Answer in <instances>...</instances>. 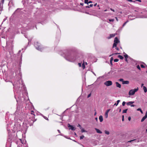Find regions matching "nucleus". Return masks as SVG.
<instances>
[{"instance_id": "1", "label": "nucleus", "mask_w": 147, "mask_h": 147, "mask_svg": "<svg viewBox=\"0 0 147 147\" xmlns=\"http://www.w3.org/2000/svg\"><path fill=\"white\" fill-rule=\"evenodd\" d=\"M19 73V70H16L15 71L16 74V78L14 81L13 83H12L14 90L16 91V92L19 93L21 91L24 90L25 91L26 90V88L24 83L23 82L22 80L21 79L22 77V74L20 72L21 76H19L18 74Z\"/></svg>"}, {"instance_id": "2", "label": "nucleus", "mask_w": 147, "mask_h": 147, "mask_svg": "<svg viewBox=\"0 0 147 147\" xmlns=\"http://www.w3.org/2000/svg\"><path fill=\"white\" fill-rule=\"evenodd\" d=\"M64 57L68 61L74 62L76 60L79 59V55L71 50H67L64 52Z\"/></svg>"}, {"instance_id": "3", "label": "nucleus", "mask_w": 147, "mask_h": 147, "mask_svg": "<svg viewBox=\"0 0 147 147\" xmlns=\"http://www.w3.org/2000/svg\"><path fill=\"white\" fill-rule=\"evenodd\" d=\"M21 50H20L19 51L18 53L17 54L18 60L16 61L17 62L19 67V76H21V74H20L21 67L22 61V53L20 55L21 53Z\"/></svg>"}, {"instance_id": "4", "label": "nucleus", "mask_w": 147, "mask_h": 147, "mask_svg": "<svg viewBox=\"0 0 147 147\" xmlns=\"http://www.w3.org/2000/svg\"><path fill=\"white\" fill-rule=\"evenodd\" d=\"M34 45L36 49L41 51H42L45 49L42 48L41 44L37 41L34 42Z\"/></svg>"}, {"instance_id": "5", "label": "nucleus", "mask_w": 147, "mask_h": 147, "mask_svg": "<svg viewBox=\"0 0 147 147\" xmlns=\"http://www.w3.org/2000/svg\"><path fill=\"white\" fill-rule=\"evenodd\" d=\"M104 84L106 86H109L112 84V82L111 81L108 80L105 82Z\"/></svg>"}, {"instance_id": "6", "label": "nucleus", "mask_w": 147, "mask_h": 147, "mask_svg": "<svg viewBox=\"0 0 147 147\" xmlns=\"http://www.w3.org/2000/svg\"><path fill=\"white\" fill-rule=\"evenodd\" d=\"M8 5L9 6V10L11 7H13L14 5V3L13 1V0H10L8 3Z\"/></svg>"}, {"instance_id": "7", "label": "nucleus", "mask_w": 147, "mask_h": 147, "mask_svg": "<svg viewBox=\"0 0 147 147\" xmlns=\"http://www.w3.org/2000/svg\"><path fill=\"white\" fill-rule=\"evenodd\" d=\"M16 56L17 57V56H16ZM18 60V58H17L16 59H15V61H13V67L15 66V67H16V68H18V70H19V67H18V65L17 62L16 61V60Z\"/></svg>"}, {"instance_id": "8", "label": "nucleus", "mask_w": 147, "mask_h": 147, "mask_svg": "<svg viewBox=\"0 0 147 147\" xmlns=\"http://www.w3.org/2000/svg\"><path fill=\"white\" fill-rule=\"evenodd\" d=\"M22 10V9L21 8H18L12 14V15L14 16V15L17 14H18L19 13L21 10Z\"/></svg>"}, {"instance_id": "9", "label": "nucleus", "mask_w": 147, "mask_h": 147, "mask_svg": "<svg viewBox=\"0 0 147 147\" xmlns=\"http://www.w3.org/2000/svg\"><path fill=\"white\" fill-rule=\"evenodd\" d=\"M68 127H69V129H71L72 130L74 131L76 130V129L72 125H71L70 124H68Z\"/></svg>"}, {"instance_id": "10", "label": "nucleus", "mask_w": 147, "mask_h": 147, "mask_svg": "<svg viewBox=\"0 0 147 147\" xmlns=\"http://www.w3.org/2000/svg\"><path fill=\"white\" fill-rule=\"evenodd\" d=\"M147 118V111H146L145 115L141 119V122H143Z\"/></svg>"}, {"instance_id": "11", "label": "nucleus", "mask_w": 147, "mask_h": 147, "mask_svg": "<svg viewBox=\"0 0 147 147\" xmlns=\"http://www.w3.org/2000/svg\"><path fill=\"white\" fill-rule=\"evenodd\" d=\"M135 92L133 90H129V95H133L135 94Z\"/></svg>"}, {"instance_id": "12", "label": "nucleus", "mask_w": 147, "mask_h": 147, "mask_svg": "<svg viewBox=\"0 0 147 147\" xmlns=\"http://www.w3.org/2000/svg\"><path fill=\"white\" fill-rule=\"evenodd\" d=\"M114 42H117V43H118L120 41L119 40L118 38L117 37H116L114 39Z\"/></svg>"}, {"instance_id": "13", "label": "nucleus", "mask_w": 147, "mask_h": 147, "mask_svg": "<svg viewBox=\"0 0 147 147\" xmlns=\"http://www.w3.org/2000/svg\"><path fill=\"white\" fill-rule=\"evenodd\" d=\"M110 110V109H109L107 110L106 111L105 113V118H107L108 113Z\"/></svg>"}, {"instance_id": "14", "label": "nucleus", "mask_w": 147, "mask_h": 147, "mask_svg": "<svg viewBox=\"0 0 147 147\" xmlns=\"http://www.w3.org/2000/svg\"><path fill=\"white\" fill-rule=\"evenodd\" d=\"M115 34H110V36L108 37V38L109 39H110L112 37H114L115 36Z\"/></svg>"}, {"instance_id": "15", "label": "nucleus", "mask_w": 147, "mask_h": 147, "mask_svg": "<svg viewBox=\"0 0 147 147\" xmlns=\"http://www.w3.org/2000/svg\"><path fill=\"white\" fill-rule=\"evenodd\" d=\"M115 84H116V86L117 87H118L119 88H121V85L120 84H119L118 82H116Z\"/></svg>"}, {"instance_id": "16", "label": "nucleus", "mask_w": 147, "mask_h": 147, "mask_svg": "<svg viewBox=\"0 0 147 147\" xmlns=\"http://www.w3.org/2000/svg\"><path fill=\"white\" fill-rule=\"evenodd\" d=\"M95 129L97 133H99V134H102V132L101 131H100V130H99V129H98L97 128H95Z\"/></svg>"}, {"instance_id": "17", "label": "nucleus", "mask_w": 147, "mask_h": 147, "mask_svg": "<svg viewBox=\"0 0 147 147\" xmlns=\"http://www.w3.org/2000/svg\"><path fill=\"white\" fill-rule=\"evenodd\" d=\"M129 83V81L128 80L126 81H123V84H128Z\"/></svg>"}, {"instance_id": "18", "label": "nucleus", "mask_w": 147, "mask_h": 147, "mask_svg": "<svg viewBox=\"0 0 147 147\" xmlns=\"http://www.w3.org/2000/svg\"><path fill=\"white\" fill-rule=\"evenodd\" d=\"M99 119L100 120V122H102L103 121L102 116V115H100L99 117Z\"/></svg>"}, {"instance_id": "19", "label": "nucleus", "mask_w": 147, "mask_h": 147, "mask_svg": "<svg viewBox=\"0 0 147 147\" xmlns=\"http://www.w3.org/2000/svg\"><path fill=\"white\" fill-rule=\"evenodd\" d=\"M93 6V4H90L89 5H86L84 6V7L85 8H90V7H92Z\"/></svg>"}, {"instance_id": "20", "label": "nucleus", "mask_w": 147, "mask_h": 147, "mask_svg": "<svg viewBox=\"0 0 147 147\" xmlns=\"http://www.w3.org/2000/svg\"><path fill=\"white\" fill-rule=\"evenodd\" d=\"M134 102L130 101L128 102H127L126 103V104L127 105H131V104H132L133 103H134Z\"/></svg>"}, {"instance_id": "21", "label": "nucleus", "mask_w": 147, "mask_h": 147, "mask_svg": "<svg viewBox=\"0 0 147 147\" xmlns=\"http://www.w3.org/2000/svg\"><path fill=\"white\" fill-rule=\"evenodd\" d=\"M3 5L0 4V11H1L3 10Z\"/></svg>"}, {"instance_id": "22", "label": "nucleus", "mask_w": 147, "mask_h": 147, "mask_svg": "<svg viewBox=\"0 0 147 147\" xmlns=\"http://www.w3.org/2000/svg\"><path fill=\"white\" fill-rule=\"evenodd\" d=\"M118 43H117L115 42H114V43L113 45V48L115 47H116Z\"/></svg>"}, {"instance_id": "23", "label": "nucleus", "mask_w": 147, "mask_h": 147, "mask_svg": "<svg viewBox=\"0 0 147 147\" xmlns=\"http://www.w3.org/2000/svg\"><path fill=\"white\" fill-rule=\"evenodd\" d=\"M143 89L144 90V92L145 93L146 92H147V89L145 86H143Z\"/></svg>"}, {"instance_id": "24", "label": "nucleus", "mask_w": 147, "mask_h": 147, "mask_svg": "<svg viewBox=\"0 0 147 147\" xmlns=\"http://www.w3.org/2000/svg\"><path fill=\"white\" fill-rule=\"evenodd\" d=\"M124 53L125 54V55H124L125 58H127L128 57L130 59V57L127 54H126V53Z\"/></svg>"}, {"instance_id": "25", "label": "nucleus", "mask_w": 147, "mask_h": 147, "mask_svg": "<svg viewBox=\"0 0 147 147\" xmlns=\"http://www.w3.org/2000/svg\"><path fill=\"white\" fill-rule=\"evenodd\" d=\"M118 58H120V59H123L124 58L121 55H119L118 56Z\"/></svg>"}, {"instance_id": "26", "label": "nucleus", "mask_w": 147, "mask_h": 147, "mask_svg": "<svg viewBox=\"0 0 147 147\" xmlns=\"http://www.w3.org/2000/svg\"><path fill=\"white\" fill-rule=\"evenodd\" d=\"M127 110H128L127 109H124V110H123L122 113H127Z\"/></svg>"}, {"instance_id": "27", "label": "nucleus", "mask_w": 147, "mask_h": 147, "mask_svg": "<svg viewBox=\"0 0 147 147\" xmlns=\"http://www.w3.org/2000/svg\"><path fill=\"white\" fill-rule=\"evenodd\" d=\"M133 90H134V92H135H135H137L138 90V87H137V88H135L134 89H133Z\"/></svg>"}, {"instance_id": "28", "label": "nucleus", "mask_w": 147, "mask_h": 147, "mask_svg": "<svg viewBox=\"0 0 147 147\" xmlns=\"http://www.w3.org/2000/svg\"><path fill=\"white\" fill-rule=\"evenodd\" d=\"M85 3H86L87 5H88V0H85L84 1Z\"/></svg>"}, {"instance_id": "29", "label": "nucleus", "mask_w": 147, "mask_h": 147, "mask_svg": "<svg viewBox=\"0 0 147 147\" xmlns=\"http://www.w3.org/2000/svg\"><path fill=\"white\" fill-rule=\"evenodd\" d=\"M105 133L107 135H109V132L108 131L105 130Z\"/></svg>"}, {"instance_id": "30", "label": "nucleus", "mask_w": 147, "mask_h": 147, "mask_svg": "<svg viewBox=\"0 0 147 147\" xmlns=\"http://www.w3.org/2000/svg\"><path fill=\"white\" fill-rule=\"evenodd\" d=\"M120 54V53H113V54H112L111 55H110L109 56L111 57V56L113 55H117V54Z\"/></svg>"}, {"instance_id": "31", "label": "nucleus", "mask_w": 147, "mask_h": 147, "mask_svg": "<svg viewBox=\"0 0 147 147\" xmlns=\"http://www.w3.org/2000/svg\"><path fill=\"white\" fill-rule=\"evenodd\" d=\"M137 111H140V112H141V113H143L142 111V110H141V109L140 108H138V109H137Z\"/></svg>"}, {"instance_id": "32", "label": "nucleus", "mask_w": 147, "mask_h": 147, "mask_svg": "<svg viewBox=\"0 0 147 147\" xmlns=\"http://www.w3.org/2000/svg\"><path fill=\"white\" fill-rule=\"evenodd\" d=\"M81 129V132H82V133H83V132H85L86 131L85 130H84V129H83V128H82Z\"/></svg>"}, {"instance_id": "33", "label": "nucleus", "mask_w": 147, "mask_h": 147, "mask_svg": "<svg viewBox=\"0 0 147 147\" xmlns=\"http://www.w3.org/2000/svg\"><path fill=\"white\" fill-rule=\"evenodd\" d=\"M137 68L138 69H139V70H141V68H140V67L139 66V65H137Z\"/></svg>"}, {"instance_id": "34", "label": "nucleus", "mask_w": 147, "mask_h": 147, "mask_svg": "<svg viewBox=\"0 0 147 147\" xmlns=\"http://www.w3.org/2000/svg\"><path fill=\"white\" fill-rule=\"evenodd\" d=\"M82 67L83 69H84L85 68V65H84V63H83L82 64Z\"/></svg>"}, {"instance_id": "35", "label": "nucleus", "mask_w": 147, "mask_h": 147, "mask_svg": "<svg viewBox=\"0 0 147 147\" xmlns=\"http://www.w3.org/2000/svg\"><path fill=\"white\" fill-rule=\"evenodd\" d=\"M34 113V111H33V110H32L31 111V115H33L34 116H35V115L33 113Z\"/></svg>"}, {"instance_id": "36", "label": "nucleus", "mask_w": 147, "mask_h": 147, "mask_svg": "<svg viewBox=\"0 0 147 147\" xmlns=\"http://www.w3.org/2000/svg\"><path fill=\"white\" fill-rule=\"evenodd\" d=\"M84 137V136L82 135L80 137V139L81 140V139H83Z\"/></svg>"}, {"instance_id": "37", "label": "nucleus", "mask_w": 147, "mask_h": 147, "mask_svg": "<svg viewBox=\"0 0 147 147\" xmlns=\"http://www.w3.org/2000/svg\"><path fill=\"white\" fill-rule=\"evenodd\" d=\"M4 1V0H1V1L0 4L3 5Z\"/></svg>"}, {"instance_id": "38", "label": "nucleus", "mask_w": 147, "mask_h": 147, "mask_svg": "<svg viewBox=\"0 0 147 147\" xmlns=\"http://www.w3.org/2000/svg\"><path fill=\"white\" fill-rule=\"evenodd\" d=\"M119 60L118 59H114V61L115 62H117L119 61Z\"/></svg>"}, {"instance_id": "39", "label": "nucleus", "mask_w": 147, "mask_h": 147, "mask_svg": "<svg viewBox=\"0 0 147 147\" xmlns=\"http://www.w3.org/2000/svg\"><path fill=\"white\" fill-rule=\"evenodd\" d=\"M128 22V21H127L125 22L123 25V27H124L126 24V23Z\"/></svg>"}, {"instance_id": "40", "label": "nucleus", "mask_w": 147, "mask_h": 147, "mask_svg": "<svg viewBox=\"0 0 147 147\" xmlns=\"http://www.w3.org/2000/svg\"><path fill=\"white\" fill-rule=\"evenodd\" d=\"M114 20L113 19H109V21L110 22H113Z\"/></svg>"}, {"instance_id": "41", "label": "nucleus", "mask_w": 147, "mask_h": 147, "mask_svg": "<svg viewBox=\"0 0 147 147\" xmlns=\"http://www.w3.org/2000/svg\"><path fill=\"white\" fill-rule=\"evenodd\" d=\"M126 102L125 101H123L122 103V105L123 106H124Z\"/></svg>"}, {"instance_id": "42", "label": "nucleus", "mask_w": 147, "mask_h": 147, "mask_svg": "<svg viewBox=\"0 0 147 147\" xmlns=\"http://www.w3.org/2000/svg\"><path fill=\"white\" fill-rule=\"evenodd\" d=\"M119 80L120 82H122V83L123 82V81H124L123 79L122 78H121L119 79Z\"/></svg>"}, {"instance_id": "43", "label": "nucleus", "mask_w": 147, "mask_h": 147, "mask_svg": "<svg viewBox=\"0 0 147 147\" xmlns=\"http://www.w3.org/2000/svg\"><path fill=\"white\" fill-rule=\"evenodd\" d=\"M141 67L142 68H145V66L144 65H143L141 64L140 65Z\"/></svg>"}, {"instance_id": "44", "label": "nucleus", "mask_w": 147, "mask_h": 147, "mask_svg": "<svg viewBox=\"0 0 147 147\" xmlns=\"http://www.w3.org/2000/svg\"><path fill=\"white\" fill-rule=\"evenodd\" d=\"M30 22H31V24H34V22L33 21V20H30Z\"/></svg>"}, {"instance_id": "45", "label": "nucleus", "mask_w": 147, "mask_h": 147, "mask_svg": "<svg viewBox=\"0 0 147 147\" xmlns=\"http://www.w3.org/2000/svg\"><path fill=\"white\" fill-rule=\"evenodd\" d=\"M7 119H9V118L8 117V116L7 115H6V116H5V119L6 120H7Z\"/></svg>"}, {"instance_id": "46", "label": "nucleus", "mask_w": 147, "mask_h": 147, "mask_svg": "<svg viewBox=\"0 0 147 147\" xmlns=\"http://www.w3.org/2000/svg\"><path fill=\"white\" fill-rule=\"evenodd\" d=\"M78 127H79L80 128V129H82V128L81 126V125L80 124H78Z\"/></svg>"}, {"instance_id": "47", "label": "nucleus", "mask_w": 147, "mask_h": 147, "mask_svg": "<svg viewBox=\"0 0 147 147\" xmlns=\"http://www.w3.org/2000/svg\"><path fill=\"white\" fill-rule=\"evenodd\" d=\"M136 140V139H134V140H130L129 141H128V142H132V141H135Z\"/></svg>"}, {"instance_id": "48", "label": "nucleus", "mask_w": 147, "mask_h": 147, "mask_svg": "<svg viewBox=\"0 0 147 147\" xmlns=\"http://www.w3.org/2000/svg\"><path fill=\"white\" fill-rule=\"evenodd\" d=\"M113 60V57H111L110 60V61H112Z\"/></svg>"}, {"instance_id": "49", "label": "nucleus", "mask_w": 147, "mask_h": 147, "mask_svg": "<svg viewBox=\"0 0 147 147\" xmlns=\"http://www.w3.org/2000/svg\"><path fill=\"white\" fill-rule=\"evenodd\" d=\"M127 1H130L131 2H135V1H133V0H127Z\"/></svg>"}, {"instance_id": "50", "label": "nucleus", "mask_w": 147, "mask_h": 147, "mask_svg": "<svg viewBox=\"0 0 147 147\" xmlns=\"http://www.w3.org/2000/svg\"><path fill=\"white\" fill-rule=\"evenodd\" d=\"M117 109L119 110V112H120L121 111V109L120 107L118 108Z\"/></svg>"}, {"instance_id": "51", "label": "nucleus", "mask_w": 147, "mask_h": 147, "mask_svg": "<svg viewBox=\"0 0 147 147\" xmlns=\"http://www.w3.org/2000/svg\"><path fill=\"white\" fill-rule=\"evenodd\" d=\"M124 120V116L123 115L122 116V121H123Z\"/></svg>"}, {"instance_id": "52", "label": "nucleus", "mask_w": 147, "mask_h": 147, "mask_svg": "<svg viewBox=\"0 0 147 147\" xmlns=\"http://www.w3.org/2000/svg\"><path fill=\"white\" fill-rule=\"evenodd\" d=\"M120 102V100H118L117 101V104H118L119 102Z\"/></svg>"}, {"instance_id": "53", "label": "nucleus", "mask_w": 147, "mask_h": 147, "mask_svg": "<svg viewBox=\"0 0 147 147\" xmlns=\"http://www.w3.org/2000/svg\"><path fill=\"white\" fill-rule=\"evenodd\" d=\"M44 117L45 119L47 120H48V118L47 117H45V116H44Z\"/></svg>"}, {"instance_id": "54", "label": "nucleus", "mask_w": 147, "mask_h": 147, "mask_svg": "<svg viewBox=\"0 0 147 147\" xmlns=\"http://www.w3.org/2000/svg\"><path fill=\"white\" fill-rule=\"evenodd\" d=\"M123 71V70H119L118 71V72H120L121 71Z\"/></svg>"}, {"instance_id": "55", "label": "nucleus", "mask_w": 147, "mask_h": 147, "mask_svg": "<svg viewBox=\"0 0 147 147\" xmlns=\"http://www.w3.org/2000/svg\"><path fill=\"white\" fill-rule=\"evenodd\" d=\"M131 118L130 117H129L128 118V120L129 121H130L131 120Z\"/></svg>"}, {"instance_id": "56", "label": "nucleus", "mask_w": 147, "mask_h": 147, "mask_svg": "<svg viewBox=\"0 0 147 147\" xmlns=\"http://www.w3.org/2000/svg\"><path fill=\"white\" fill-rule=\"evenodd\" d=\"M91 94H89L88 95V97H88V98H89V97H90V96H91Z\"/></svg>"}, {"instance_id": "57", "label": "nucleus", "mask_w": 147, "mask_h": 147, "mask_svg": "<svg viewBox=\"0 0 147 147\" xmlns=\"http://www.w3.org/2000/svg\"><path fill=\"white\" fill-rule=\"evenodd\" d=\"M118 105V104H117V103H115L114 105H113V106H117V105Z\"/></svg>"}, {"instance_id": "58", "label": "nucleus", "mask_w": 147, "mask_h": 147, "mask_svg": "<svg viewBox=\"0 0 147 147\" xmlns=\"http://www.w3.org/2000/svg\"><path fill=\"white\" fill-rule=\"evenodd\" d=\"M116 47L115 48L117 50H118V51L119 50V48L118 47Z\"/></svg>"}, {"instance_id": "59", "label": "nucleus", "mask_w": 147, "mask_h": 147, "mask_svg": "<svg viewBox=\"0 0 147 147\" xmlns=\"http://www.w3.org/2000/svg\"><path fill=\"white\" fill-rule=\"evenodd\" d=\"M84 5V3H80V5L82 6H83Z\"/></svg>"}, {"instance_id": "60", "label": "nucleus", "mask_w": 147, "mask_h": 147, "mask_svg": "<svg viewBox=\"0 0 147 147\" xmlns=\"http://www.w3.org/2000/svg\"><path fill=\"white\" fill-rule=\"evenodd\" d=\"M127 58H125V60L127 62L128 61Z\"/></svg>"}, {"instance_id": "61", "label": "nucleus", "mask_w": 147, "mask_h": 147, "mask_svg": "<svg viewBox=\"0 0 147 147\" xmlns=\"http://www.w3.org/2000/svg\"><path fill=\"white\" fill-rule=\"evenodd\" d=\"M110 63L111 66H112L113 65L112 61H110Z\"/></svg>"}, {"instance_id": "62", "label": "nucleus", "mask_w": 147, "mask_h": 147, "mask_svg": "<svg viewBox=\"0 0 147 147\" xmlns=\"http://www.w3.org/2000/svg\"><path fill=\"white\" fill-rule=\"evenodd\" d=\"M135 106V105H131V107H134Z\"/></svg>"}, {"instance_id": "63", "label": "nucleus", "mask_w": 147, "mask_h": 147, "mask_svg": "<svg viewBox=\"0 0 147 147\" xmlns=\"http://www.w3.org/2000/svg\"><path fill=\"white\" fill-rule=\"evenodd\" d=\"M111 9V11H113V12H114V11H115L114 10V9H111H111Z\"/></svg>"}, {"instance_id": "64", "label": "nucleus", "mask_w": 147, "mask_h": 147, "mask_svg": "<svg viewBox=\"0 0 147 147\" xmlns=\"http://www.w3.org/2000/svg\"><path fill=\"white\" fill-rule=\"evenodd\" d=\"M95 119H96V121H98V118H97V117H96V118H95Z\"/></svg>"}]
</instances>
